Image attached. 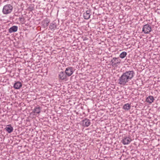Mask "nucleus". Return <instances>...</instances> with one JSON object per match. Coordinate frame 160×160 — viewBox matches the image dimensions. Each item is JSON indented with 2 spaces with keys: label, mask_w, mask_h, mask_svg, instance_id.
Segmentation results:
<instances>
[{
  "label": "nucleus",
  "mask_w": 160,
  "mask_h": 160,
  "mask_svg": "<svg viewBox=\"0 0 160 160\" xmlns=\"http://www.w3.org/2000/svg\"><path fill=\"white\" fill-rule=\"evenodd\" d=\"M134 72L133 71H128L123 73L118 80V83L123 86L131 80L133 77Z\"/></svg>",
  "instance_id": "obj_1"
},
{
  "label": "nucleus",
  "mask_w": 160,
  "mask_h": 160,
  "mask_svg": "<svg viewBox=\"0 0 160 160\" xmlns=\"http://www.w3.org/2000/svg\"><path fill=\"white\" fill-rule=\"evenodd\" d=\"M12 9V6L10 4H7L3 7L2 12L4 14H8L11 13Z\"/></svg>",
  "instance_id": "obj_2"
},
{
  "label": "nucleus",
  "mask_w": 160,
  "mask_h": 160,
  "mask_svg": "<svg viewBox=\"0 0 160 160\" xmlns=\"http://www.w3.org/2000/svg\"><path fill=\"white\" fill-rule=\"evenodd\" d=\"M151 31V28L148 24H147L143 26L142 31L145 33H148Z\"/></svg>",
  "instance_id": "obj_3"
},
{
  "label": "nucleus",
  "mask_w": 160,
  "mask_h": 160,
  "mask_svg": "<svg viewBox=\"0 0 160 160\" xmlns=\"http://www.w3.org/2000/svg\"><path fill=\"white\" fill-rule=\"evenodd\" d=\"M73 68L72 67H69L66 68L65 73L68 77H69L73 74Z\"/></svg>",
  "instance_id": "obj_4"
},
{
  "label": "nucleus",
  "mask_w": 160,
  "mask_h": 160,
  "mask_svg": "<svg viewBox=\"0 0 160 160\" xmlns=\"http://www.w3.org/2000/svg\"><path fill=\"white\" fill-rule=\"evenodd\" d=\"M59 79L61 80L66 81L68 80V76L63 72H61L58 75Z\"/></svg>",
  "instance_id": "obj_5"
},
{
  "label": "nucleus",
  "mask_w": 160,
  "mask_h": 160,
  "mask_svg": "<svg viewBox=\"0 0 160 160\" xmlns=\"http://www.w3.org/2000/svg\"><path fill=\"white\" fill-rule=\"evenodd\" d=\"M81 122L82 125L84 127L89 126L91 124L90 120L87 118H84L83 120L81 121Z\"/></svg>",
  "instance_id": "obj_6"
},
{
  "label": "nucleus",
  "mask_w": 160,
  "mask_h": 160,
  "mask_svg": "<svg viewBox=\"0 0 160 160\" xmlns=\"http://www.w3.org/2000/svg\"><path fill=\"white\" fill-rule=\"evenodd\" d=\"M118 59V58L114 57L111 60V64L112 66H116L117 64L120 63V60H119Z\"/></svg>",
  "instance_id": "obj_7"
},
{
  "label": "nucleus",
  "mask_w": 160,
  "mask_h": 160,
  "mask_svg": "<svg viewBox=\"0 0 160 160\" xmlns=\"http://www.w3.org/2000/svg\"><path fill=\"white\" fill-rule=\"evenodd\" d=\"M131 141L132 140L129 137H126L124 138L121 142L124 145H127L129 144Z\"/></svg>",
  "instance_id": "obj_8"
},
{
  "label": "nucleus",
  "mask_w": 160,
  "mask_h": 160,
  "mask_svg": "<svg viewBox=\"0 0 160 160\" xmlns=\"http://www.w3.org/2000/svg\"><path fill=\"white\" fill-rule=\"evenodd\" d=\"M90 11L87 10L83 14V17L85 19H88L90 18L91 14H90Z\"/></svg>",
  "instance_id": "obj_9"
},
{
  "label": "nucleus",
  "mask_w": 160,
  "mask_h": 160,
  "mask_svg": "<svg viewBox=\"0 0 160 160\" xmlns=\"http://www.w3.org/2000/svg\"><path fill=\"white\" fill-rule=\"evenodd\" d=\"M22 83L19 81L16 82L14 84L13 88L16 89H20L22 86Z\"/></svg>",
  "instance_id": "obj_10"
},
{
  "label": "nucleus",
  "mask_w": 160,
  "mask_h": 160,
  "mask_svg": "<svg viewBox=\"0 0 160 160\" xmlns=\"http://www.w3.org/2000/svg\"><path fill=\"white\" fill-rule=\"evenodd\" d=\"M5 129L8 133H11L13 131V128L11 126V125L9 124L7 125L6 127L5 128Z\"/></svg>",
  "instance_id": "obj_11"
},
{
  "label": "nucleus",
  "mask_w": 160,
  "mask_h": 160,
  "mask_svg": "<svg viewBox=\"0 0 160 160\" xmlns=\"http://www.w3.org/2000/svg\"><path fill=\"white\" fill-rule=\"evenodd\" d=\"M18 29V27L17 26H13L9 29V32L11 33L12 32H16L17 31Z\"/></svg>",
  "instance_id": "obj_12"
},
{
  "label": "nucleus",
  "mask_w": 160,
  "mask_h": 160,
  "mask_svg": "<svg viewBox=\"0 0 160 160\" xmlns=\"http://www.w3.org/2000/svg\"><path fill=\"white\" fill-rule=\"evenodd\" d=\"M49 28L51 30H54L57 28V24L54 21L50 23Z\"/></svg>",
  "instance_id": "obj_13"
},
{
  "label": "nucleus",
  "mask_w": 160,
  "mask_h": 160,
  "mask_svg": "<svg viewBox=\"0 0 160 160\" xmlns=\"http://www.w3.org/2000/svg\"><path fill=\"white\" fill-rule=\"evenodd\" d=\"M41 107L38 106V107H35V108L33 109V112L34 113H36L39 114L41 112Z\"/></svg>",
  "instance_id": "obj_14"
},
{
  "label": "nucleus",
  "mask_w": 160,
  "mask_h": 160,
  "mask_svg": "<svg viewBox=\"0 0 160 160\" xmlns=\"http://www.w3.org/2000/svg\"><path fill=\"white\" fill-rule=\"evenodd\" d=\"M154 100V99L153 97L150 96L147 98L146 100L148 102L151 103Z\"/></svg>",
  "instance_id": "obj_15"
},
{
  "label": "nucleus",
  "mask_w": 160,
  "mask_h": 160,
  "mask_svg": "<svg viewBox=\"0 0 160 160\" xmlns=\"http://www.w3.org/2000/svg\"><path fill=\"white\" fill-rule=\"evenodd\" d=\"M131 106L128 103L124 105L123 107V108L124 109L128 110L130 108Z\"/></svg>",
  "instance_id": "obj_16"
},
{
  "label": "nucleus",
  "mask_w": 160,
  "mask_h": 160,
  "mask_svg": "<svg viewBox=\"0 0 160 160\" xmlns=\"http://www.w3.org/2000/svg\"><path fill=\"white\" fill-rule=\"evenodd\" d=\"M127 55V53L125 52H122L120 55L119 57L122 58H123Z\"/></svg>",
  "instance_id": "obj_17"
},
{
  "label": "nucleus",
  "mask_w": 160,
  "mask_h": 160,
  "mask_svg": "<svg viewBox=\"0 0 160 160\" xmlns=\"http://www.w3.org/2000/svg\"><path fill=\"white\" fill-rule=\"evenodd\" d=\"M50 22L49 20L48 19H45L43 21L44 24H46V26H47L48 25V23Z\"/></svg>",
  "instance_id": "obj_18"
},
{
  "label": "nucleus",
  "mask_w": 160,
  "mask_h": 160,
  "mask_svg": "<svg viewBox=\"0 0 160 160\" xmlns=\"http://www.w3.org/2000/svg\"><path fill=\"white\" fill-rule=\"evenodd\" d=\"M19 19L20 21L23 22L24 21L25 19L23 18L20 17L19 18Z\"/></svg>",
  "instance_id": "obj_19"
}]
</instances>
